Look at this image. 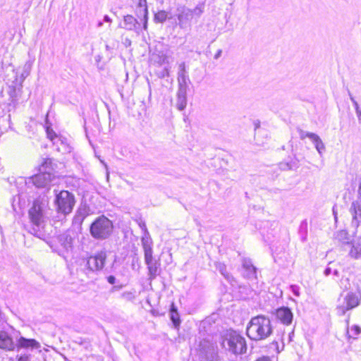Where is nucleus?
<instances>
[{"label":"nucleus","instance_id":"8fccbe9b","mask_svg":"<svg viewBox=\"0 0 361 361\" xmlns=\"http://www.w3.org/2000/svg\"><path fill=\"white\" fill-rule=\"evenodd\" d=\"M68 147L64 146V151H68Z\"/></svg>","mask_w":361,"mask_h":361},{"label":"nucleus","instance_id":"603ef678","mask_svg":"<svg viewBox=\"0 0 361 361\" xmlns=\"http://www.w3.org/2000/svg\"><path fill=\"white\" fill-rule=\"evenodd\" d=\"M338 271L337 270H335V271H334V274H335V275H337V274H338Z\"/></svg>","mask_w":361,"mask_h":361},{"label":"nucleus","instance_id":"72a5a7b5","mask_svg":"<svg viewBox=\"0 0 361 361\" xmlns=\"http://www.w3.org/2000/svg\"><path fill=\"white\" fill-rule=\"evenodd\" d=\"M218 269L226 278H228V275L226 273V267L224 264H219Z\"/></svg>","mask_w":361,"mask_h":361},{"label":"nucleus","instance_id":"bb28decb","mask_svg":"<svg viewBox=\"0 0 361 361\" xmlns=\"http://www.w3.org/2000/svg\"><path fill=\"white\" fill-rule=\"evenodd\" d=\"M187 105V97H177V102L176 106L177 108L182 111L183 110Z\"/></svg>","mask_w":361,"mask_h":361},{"label":"nucleus","instance_id":"3c124183","mask_svg":"<svg viewBox=\"0 0 361 361\" xmlns=\"http://www.w3.org/2000/svg\"><path fill=\"white\" fill-rule=\"evenodd\" d=\"M166 75H169V70L168 69H166Z\"/></svg>","mask_w":361,"mask_h":361},{"label":"nucleus","instance_id":"09e8293b","mask_svg":"<svg viewBox=\"0 0 361 361\" xmlns=\"http://www.w3.org/2000/svg\"><path fill=\"white\" fill-rule=\"evenodd\" d=\"M103 25V23L102 22H99L98 23V27H102Z\"/></svg>","mask_w":361,"mask_h":361},{"label":"nucleus","instance_id":"1a4fd4ad","mask_svg":"<svg viewBox=\"0 0 361 361\" xmlns=\"http://www.w3.org/2000/svg\"><path fill=\"white\" fill-rule=\"evenodd\" d=\"M350 212L353 216L352 224L358 227L361 222V181L357 191V198L353 202L350 208Z\"/></svg>","mask_w":361,"mask_h":361},{"label":"nucleus","instance_id":"393cba45","mask_svg":"<svg viewBox=\"0 0 361 361\" xmlns=\"http://www.w3.org/2000/svg\"><path fill=\"white\" fill-rule=\"evenodd\" d=\"M361 333V328L357 325H353L348 331V334L350 338H356V337Z\"/></svg>","mask_w":361,"mask_h":361},{"label":"nucleus","instance_id":"5701e85b","mask_svg":"<svg viewBox=\"0 0 361 361\" xmlns=\"http://www.w3.org/2000/svg\"><path fill=\"white\" fill-rule=\"evenodd\" d=\"M171 319L175 326L180 324L179 314L173 303H172L171 307Z\"/></svg>","mask_w":361,"mask_h":361},{"label":"nucleus","instance_id":"4c0bfd02","mask_svg":"<svg viewBox=\"0 0 361 361\" xmlns=\"http://www.w3.org/2000/svg\"><path fill=\"white\" fill-rule=\"evenodd\" d=\"M30 357L28 355H21L19 357L18 361H29Z\"/></svg>","mask_w":361,"mask_h":361},{"label":"nucleus","instance_id":"6e6552de","mask_svg":"<svg viewBox=\"0 0 361 361\" xmlns=\"http://www.w3.org/2000/svg\"><path fill=\"white\" fill-rule=\"evenodd\" d=\"M50 161H46L41 166L40 171H42L40 173L35 175L32 177V183L37 188H44L50 184L52 181L54 180L55 176L51 173L49 171H47V167L48 164H50Z\"/></svg>","mask_w":361,"mask_h":361},{"label":"nucleus","instance_id":"58836bf2","mask_svg":"<svg viewBox=\"0 0 361 361\" xmlns=\"http://www.w3.org/2000/svg\"><path fill=\"white\" fill-rule=\"evenodd\" d=\"M186 71V67L185 63H181L178 66V71Z\"/></svg>","mask_w":361,"mask_h":361},{"label":"nucleus","instance_id":"6ab92c4d","mask_svg":"<svg viewBox=\"0 0 361 361\" xmlns=\"http://www.w3.org/2000/svg\"><path fill=\"white\" fill-rule=\"evenodd\" d=\"M137 15L139 17H142L143 18L141 20L143 22V27L145 30L147 28V15L148 11L146 6V4H142V2L139 3V7L137 10Z\"/></svg>","mask_w":361,"mask_h":361},{"label":"nucleus","instance_id":"f257e3e1","mask_svg":"<svg viewBox=\"0 0 361 361\" xmlns=\"http://www.w3.org/2000/svg\"><path fill=\"white\" fill-rule=\"evenodd\" d=\"M271 334V321L264 315H258L252 318L247 326V335L253 341L264 340Z\"/></svg>","mask_w":361,"mask_h":361},{"label":"nucleus","instance_id":"79ce46f5","mask_svg":"<svg viewBox=\"0 0 361 361\" xmlns=\"http://www.w3.org/2000/svg\"><path fill=\"white\" fill-rule=\"evenodd\" d=\"M255 361H271V360L268 357H262L257 359Z\"/></svg>","mask_w":361,"mask_h":361},{"label":"nucleus","instance_id":"c9c22d12","mask_svg":"<svg viewBox=\"0 0 361 361\" xmlns=\"http://www.w3.org/2000/svg\"><path fill=\"white\" fill-rule=\"evenodd\" d=\"M291 289H292V291L293 292V293L295 294V295H296V296L300 295L299 288L298 286H291Z\"/></svg>","mask_w":361,"mask_h":361},{"label":"nucleus","instance_id":"7c9ffc66","mask_svg":"<svg viewBox=\"0 0 361 361\" xmlns=\"http://www.w3.org/2000/svg\"><path fill=\"white\" fill-rule=\"evenodd\" d=\"M188 88L178 87L177 97H187V92Z\"/></svg>","mask_w":361,"mask_h":361},{"label":"nucleus","instance_id":"2f4dec72","mask_svg":"<svg viewBox=\"0 0 361 361\" xmlns=\"http://www.w3.org/2000/svg\"><path fill=\"white\" fill-rule=\"evenodd\" d=\"M121 297L128 300H131L135 298L134 295L131 292H124L122 293Z\"/></svg>","mask_w":361,"mask_h":361},{"label":"nucleus","instance_id":"2eb2a0df","mask_svg":"<svg viewBox=\"0 0 361 361\" xmlns=\"http://www.w3.org/2000/svg\"><path fill=\"white\" fill-rule=\"evenodd\" d=\"M334 238L341 243L343 249L349 244L351 241L350 236L348 232L345 230H339L334 234Z\"/></svg>","mask_w":361,"mask_h":361},{"label":"nucleus","instance_id":"37998d69","mask_svg":"<svg viewBox=\"0 0 361 361\" xmlns=\"http://www.w3.org/2000/svg\"><path fill=\"white\" fill-rule=\"evenodd\" d=\"M355 113H356V115H357V116L358 120H359L360 121H361V109H359V110H357V111H356V112H355Z\"/></svg>","mask_w":361,"mask_h":361},{"label":"nucleus","instance_id":"a19ab883","mask_svg":"<svg viewBox=\"0 0 361 361\" xmlns=\"http://www.w3.org/2000/svg\"><path fill=\"white\" fill-rule=\"evenodd\" d=\"M115 281H116V279L114 276H109L108 277V282L111 284H114L115 283Z\"/></svg>","mask_w":361,"mask_h":361},{"label":"nucleus","instance_id":"c756f323","mask_svg":"<svg viewBox=\"0 0 361 361\" xmlns=\"http://www.w3.org/2000/svg\"><path fill=\"white\" fill-rule=\"evenodd\" d=\"M312 133H311V132H307V131H305L302 130H299V135H300V138L301 140H304L306 137L310 138V135H312Z\"/></svg>","mask_w":361,"mask_h":361},{"label":"nucleus","instance_id":"49530a36","mask_svg":"<svg viewBox=\"0 0 361 361\" xmlns=\"http://www.w3.org/2000/svg\"><path fill=\"white\" fill-rule=\"evenodd\" d=\"M221 54V50H219L217 53L215 54L214 58L216 59H218Z\"/></svg>","mask_w":361,"mask_h":361},{"label":"nucleus","instance_id":"b1692460","mask_svg":"<svg viewBox=\"0 0 361 361\" xmlns=\"http://www.w3.org/2000/svg\"><path fill=\"white\" fill-rule=\"evenodd\" d=\"M148 235V233H147V235L144 237L142 238V247H143V250L145 251L147 250H151L152 249V239L147 236Z\"/></svg>","mask_w":361,"mask_h":361},{"label":"nucleus","instance_id":"c03bdc74","mask_svg":"<svg viewBox=\"0 0 361 361\" xmlns=\"http://www.w3.org/2000/svg\"><path fill=\"white\" fill-rule=\"evenodd\" d=\"M331 272V270L330 268H326L325 270H324V274L325 276H329Z\"/></svg>","mask_w":361,"mask_h":361},{"label":"nucleus","instance_id":"dca6fc26","mask_svg":"<svg viewBox=\"0 0 361 361\" xmlns=\"http://www.w3.org/2000/svg\"><path fill=\"white\" fill-rule=\"evenodd\" d=\"M17 347L19 348H38L40 347V345L35 339H28L24 337H20L18 340Z\"/></svg>","mask_w":361,"mask_h":361},{"label":"nucleus","instance_id":"9b49d317","mask_svg":"<svg viewBox=\"0 0 361 361\" xmlns=\"http://www.w3.org/2000/svg\"><path fill=\"white\" fill-rule=\"evenodd\" d=\"M348 251L349 257L353 259H359L361 258V235L356 237L352 240L349 244L344 248Z\"/></svg>","mask_w":361,"mask_h":361},{"label":"nucleus","instance_id":"7ed1b4c3","mask_svg":"<svg viewBox=\"0 0 361 361\" xmlns=\"http://www.w3.org/2000/svg\"><path fill=\"white\" fill-rule=\"evenodd\" d=\"M113 231L112 222L104 216L97 218L90 226L91 235L98 240L107 238Z\"/></svg>","mask_w":361,"mask_h":361},{"label":"nucleus","instance_id":"aec40b11","mask_svg":"<svg viewBox=\"0 0 361 361\" xmlns=\"http://www.w3.org/2000/svg\"><path fill=\"white\" fill-rule=\"evenodd\" d=\"M243 267L245 270V276L249 279L256 278V269L250 261L245 260L243 263Z\"/></svg>","mask_w":361,"mask_h":361},{"label":"nucleus","instance_id":"f3484780","mask_svg":"<svg viewBox=\"0 0 361 361\" xmlns=\"http://www.w3.org/2000/svg\"><path fill=\"white\" fill-rule=\"evenodd\" d=\"M147 266L149 279L152 280L158 275V270L160 266L159 262L155 259L145 263Z\"/></svg>","mask_w":361,"mask_h":361},{"label":"nucleus","instance_id":"a18cd8bd","mask_svg":"<svg viewBox=\"0 0 361 361\" xmlns=\"http://www.w3.org/2000/svg\"><path fill=\"white\" fill-rule=\"evenodd\" d=\"M104 20L106 23H111V19L110 18L109 16H105L104 18Z\"/></svg>","mask_w":361,"mask_h":361},{"label":"nucleus","instance_id":"20e7f679","mask_svg":"<svg viewBox=\"0 0 361 361\" xmlns=\"http://www.w3.org/2000/svg\"><path fill=\"white\" fill-rule=\"evenodd\" d=\"M75 198L73 194L67 190H62L56 195L55 204L58 212L64 215L70 214L75 205Z\"/></svg>","mask_w":361,"mask_h":361},{"label":"nucleus","instance_id":"9d476101","mask_svg":"<svg viewBox=\"0 0 361 361\" xmlns=\"http://www.w3.org/2000/svg\"><path fill=\"white\" fill-rule=\"evenodd\" d=\"M106 259V253L101 250L88 258L87 266L92 271H99L103 269Z\"/></svg>","mask_w":361,"mask_h":361},{"label":"nucleus","instance_id":"4be33fe9","mask_svg":"<svg viewBox=\"0 0 361 361\" xmlns=\"http://www.w3.org/2000/svg\"><path fill=\"white\" fill-rule=\"evenodd\" d=\"M152 60L157 62L159 65L169 63L168 56L164 53H160L159 54H153Z\"/></svg>","mask_w":361,"mask_h":361},{"label":"nucleus","instance_id":"39448f33","mask_svg":"<svg viewBox=\"0 0 361 361\" xmlns=\"http://www.w3.org/2000/svg\"><path fill=\"white\" fill-rule=\"evenodd\" d=\"M47 209L39 201H35L29 209V218L31 223L37 226H42L47 218Z\"/></svg>","mask_w":361,"mask_h":361},{"label":"nucleus","instance_id":"ddd939ff","mask_svg":"<svg viewBox=\"0 0 361 361\" xmlns=\"http://www.w3.org/2000/svg\"><path fill=\"white\" fill-rule=\"evenodd\" d=\"M277 319L285 325L291 324L293 318V314L291 310L288 307L279 308L276 312Z\"/></svg>","mask_w":361,"mask_h":361},{"label":"nucleus","instance_id":"c85d7f7f","mask_svg":"<svg viewBox=\"0 0 361 361\" xmlns=\"http://www.w3.org/2000/svg\"><path fill=\"white\" fill-rule=\"evenodd\" d=\"M144 255H145V263L154 259V258L153 257L152 249H151V250L148 249V250L144 251Z\"/></svg>","mask_w":361,"mask_h":361},{"label":"nucleus","instance_id":"f03ea898","mask_svg":"<svg viewBox=\"0 0 361 361\" xmlns=\"http://www.w3.org/2000/svg\"><path fill=\"white\" fill-rule=\"evenodd\" d=\"M222 347L233 355H242L246 353L245 339L238 332L227 331L222 337Z\"/></svg>","mask_w":361,"mask_h":361},{"label":"nucleus","instance_id":"423d86ee","mask_svg":"<svg viewBox=\"0 0 361 361\" xmlns=\"http://www.w3.org/2000/svg\"><path fill=\"white\" fill-rule=\"evenodd\" d=\"M202 12V6H197L194 9H190L185 6H179L176 15L179 26L184 27L195 16L200 17Z\"/></svg>","mask_w":361,"mask_h":361},{"label":"nucleus","instance_id":"4468645a","mask_svg":"<svg viewBox=\"0 0 361 361\" xmlns=\"http://www.w3.org/2000/svg\"><path fill=\"white\" fill-rule=\"evenodd\" d=\"M0 348L8 351L15 349L12 337L6 331H0Z\"/></svg>","mask_w":361,"mask_h":361},{"label":"nucleus","instance_id":"a878e982","mask_svg":"<svg viewBox=\"0 0 361 361\" xmlns=\"http://www.w3.org/2000/svg\"><path fill=\"white\" fill-rule=\"evenodd\" d=\"M168 14L165 11H159L154 15V21L157 23H163L167 18Z\"/></svg>","mask_w":361,"mask_h":361},{"label":"nucleus","instance_id":"f704fd0d","mask_svg":"<svg viewBox=\"0 0 361 361\" xmlns=\"http://www.w3.org/2000/svg\"><path fill=\"white\" fill-rule=\"evenodd\" d=\"M350 100L352 101L353 106L355 107V111L360 109L358 103L357 101L354 99L353 97L350 96Z\"/></svg>","mask_w":361,"mask_h":361},{"label":"nucleus","instance_id":"cd10ccee","mask_svg":"<svg viewBox=\"0 0 361 361\" xmlns=\"http://www.w3.org/2000/svg\"><path fill=\"white\" fill-rule=\"evenodd\" d=\"M189 82L190 79L188 77L178 78V87L188 88Z\"/></svg>","mask_w":361,"mask_h":361},{"label":"nucleus","instance_id":"473e14b6","mask_svg":"<svg viewBox=\"0 0 361 361\" xmlns=\"http://www.w3.org/2000/svg\"><path fill=\"white\" fill-rule=\"evenodd\" d=\"M47 137L51 140H54V139L56 137V134L53 132V130H49V128H47Z\"/></svg>","mask_w":361,"mask_h":361},{"label":"nucleus","instance_id":"f8f14e48","mask_svg":"<svg viewBox=\"0 0 361 361\" xmlns=\"http://www.w3.org/2000/svg\"><path fill=\"white\" fill-rule=\"evenodd\" d=\"M32 61H27L24 65V71L21 75V80L18 84H16V85L13 86V90L10 91L9 94L12 97H16L19 92H20V90L22 88V83L24 80V79L30 75V71L32 69Z\"/></svg>","mask_w":361,"mask_h":361},{"label":"nucleus","instance_id":"ea45409f","mask_svg":"<svg viewBox=\"0 0 361 361\" xmlns=\"http://www.w3.org/2000/svg\"><path fill=\"white\" fill-rule=\"evenodd\" d=\"M99 159L100 162H101V163L104 165V166L105 167V169H106V171L107 178H108V177H109V170H108V166H107L106 163H105V162H104V160L101 159L100 158H99Z\"/></svg>","mask_w":361,"mask_h":361},{"label":"nucleus","instance_id":"a211bd4d","mask_svg":"<svg viewBox=\"0 0 361 361\" xmlns=\"http://www.w3.org/2000/svg\"><path fill=\"white\" fill-rule=\"evenodd\" d=\"M310 135V137L309 139L314 144L317 152L322 155L325 150V145L323 141L322 140L320 137L316 133H312V134Z\"/></svg>","mask_w":361,"mask_h":361},{"label":"nucleus","instance_id":"412c9836","mask_svg":"<svg viewBox=\"0 0 361 361\" xmlns=\"http://www.w3.org/2000/svg\"><path fill=\"white\" fill-rule=\"evenodd\" d=\"M124 27L128 30H133L137 28V21L133 16L128 15L124 16Z\"/></svg>","mask_w":361,"mask_h":361},{"label":"nucleus","instance_id":"de8ad7c7","mask_svg":"<svg viewBox=\"0 0 361 361\" xmlns=\"http://www.w3.org/2000/svg\"><path fill=\"white\" fill-rule=\"evenodd\" d=\"M333 212H334V215L335 220L336 221V219H337V214H336V211H335V209H334V208L333 209Z\"/></svg>","mask_w":361,"mask_h":361},{"label":"nucleus","instance_id":"e433bc0d","mask_svg":"<svg viewBox=\"0 0 361 361\" xmlns=\"http://www.w3.org/2000/svg\"><path fill=\"white\" fill-rule=\"evenodd\" d=\"M188 77V75H187V71H178V78H187Z\"/></svg>","mask_w":361,"mask_h":361},{"label":"nucleus","instance_id":"0eeeda50","mask_svg":"<svg viewBox=\"0 0 361 361\" xmlns=\"http://www.w3.org/2000/svg\"><path fill=\"white\" fill-rule=\"evenodd\" d=\"M361 295L353 292H348L343 300L337 305L336 310L338 314L343 315L345 313L359 305Z\"/></svg>","mask_w":361,"mask_h":361}]
</instances>
